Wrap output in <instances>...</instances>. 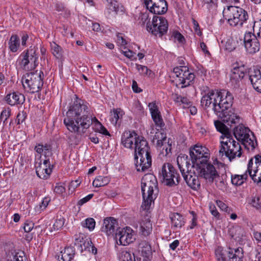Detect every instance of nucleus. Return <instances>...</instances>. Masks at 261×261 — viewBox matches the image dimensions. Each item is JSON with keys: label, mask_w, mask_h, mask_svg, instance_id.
<instances>
[{"label": "nucleus", "mask_w": 261, "mask_h": 261, "mask_svg": "<svg viewBox=\"0 0 261 261\" xmlns=\"http://www.w3.org/2000/svg\"><path fill=\"white\" fill-rule=\"evenodd\" d=\"M93 120L98 123L99 127L97 129L100 133L106 136H111L105 126L95 117L92 118L88 106L76 97V99L69 107L64 119V123L69 131L78 133L80 132V127L88 129Z\"/></svg>", "instance_id": "f257e3e1"}, {"label": "nucleus", "mask_w": 261, "mask_h": 261, "mask_svg": "<svg viewBox=\"0 0 261 261\" xmlns=\"http://www.w3.org/2000/svg\"><path fill=\"white\" fill-rule=\"evenodd\" d=\"M233 101V97L228 91L210 90L202 96L201 104L205 108L212 105L215 114L229 125L238 123L240 120L239 116L231 111Z\"/></svg>", "instance_id": "f03ea898"}, {"label": "nucleus", "mask_w": 261, "mask_h": 261, "mask_svg": "<svg viewBox=\"0 0 261 261\" xmlns=\"http://www.w3.org/2000/svg\"><path fill=\"white\" fill-rule=\"evenodd\" d=\"M135 145V160L138 171L144 172L151 167L152 163L150 147L147 141L138 137Z\"/></svg>", "instance_id": "7ed1b4c3"}, {"label": "nucleus", "mask_w": 261, "mask_h": 261, "mask_svg": "<svg viewBox=\"0 0 261 261\" xmlns=\"http://www.w3.org/2000/svg\"><path fill=\"white\" fill-rule=\"evenodd\" d=\"M196 168L198 175L205 179L207 182H215L216 186L220 189L224 187L226 175H219L218 172L212 164L207 161H200Z\"/></svg>", "instance_id": "20e7f679"}, {"label": "nucleus", "mask_w": 261, "mask_h": 261, "mask_svg": "<svg viewBox=\"0 0 261 261\" xmlns=\"http://www.w3.org/2000/svg\"><path fill=\"white\" fill-rule=\"evenodd\" d=\"M255 165L253 166V159H251L248 164L247 170L243 175H231V183L235 186L242 185L247 179L248 174L255 182L261 183V155L257 154L254 156Z\"/></svg>", "instance_id": "39448f33"}, {"label": "nucleus", "mask_w": 261, "mask_h": 261, "mask_svg": "<svg viewBox=\"0 0 261 261\" xmlns=\"http://www.w3.org/2000/svg\"><path fill=\"white\" fill-rule=\"evenodd\" d=\"M223 18L231 27L241 28L249 18L247 12L237 6H227L223 10Z\"/></svg>", "instance_id": "423d86ee"}, {"label": "nucleus", "mask_w": 261, "mask_h": 261, "mask_svg": "<svg viewBox=\"0 0 261 261\" xmlns=\"http://www.w3.org/2000/svg\"><path fill=\"white\" fill-rule=\"evenodd\" d=\"M141 20L144 23H146L147 31L156 37L162 38L167 33L168 22L165 17L153 16L150 21L148 16L144 14Z\"/></svg>", "instance_id": "0eeeda50"}, {"label": "nucleus", "mask_w": 261, "mask_h": 261, "mask_svg": "<svg viewBox=\"0 0 261 261\" xmlns=\"http://www.w3.org/2000/svg\"><path fill=\"white\" fill-rule=\"evenodd\" d=\"M242 154V148L240 143L236 141L232 136L222 138L218 155L219 158L225 156L231 161L236 157L240 158Z\"/></svg>", "instance_id": "6e6552de"}, {"label": "nucleus", "mask_w": 261, "mask_h": 261, "mask_svg": "<svg viewBox=\"0 0 261 261\" xmlns=\"http://www.w3.org/2000/svg\"><path fill=\"white\" fill-rule=\"evenodd\" d=\"M44 73L42 71L31 72L24 75L21 79L24 88L30 93L40 91L43 85V77Z\"/></svg>", "instance_id": "1a4fd4ad"}, {"label": "nucleus", "mask_w": 261, "mask_h": 261, "mask_svg": "<svg viewBox=\"0 0 261 261\" xmlns=\"http://www.w3.org/2000/svg\"><path fill=\"white\" fill-rule=\"evenodd\" d=\"M159 175L162 182L170 187L177 186L181 179L177 170L169 163L163 164Z\"/></svg>", "instance_id": "9d476101"}, {"label": "nucleus", "mask_w": 261, "mask_h": 261, "mask_svg": "<svg viewBox=\"0 0 261 261\" xmlns=\"http://www.w3.org/2000/svg\"><path fill=\"white\" fill-rule=\"evenodd\" d=\"M228 251L223 247L218 246L215 251L216 261H243V249L241 247L236 248L228 247Z\"/></svg>", "instance_id": "9b49d317"}, {"label": "nucleus", "mask_w": 261, "mask_h": 261, "mask_svg": "<svg viewBox=\"0 0 261 261\" xmlns=\"http://www.w3.org/2000/svg\"><path fill=\"white\" fill-rule=\"evenodd\" d=\"M150 178L153 177L152 175H149ZM145 178L142 179L141 182V190L143 201L142 202L141 208L144 211L148 210L151 204L154 202V200L156 198L155 194H154V188L156 187V182L152 181L151 179L149 181H145Z\"/></svg>", "instance_id": "f8f14e48"}, {"label": "nucleus", "mask_w": 261, "mask_h": 261, "mask_svg": "<svg viewBox=\"0 0 261 261\" xmlns=\"http://www.w3.org/2000/svg\"><path fill=\"white\" fill-rule=\"evenodd\" d=\"M37 50V48L31 46L20 54L18 61L23 69L32 70L37 67L38 59V56L36 54Z\"/></svg>", "instance_id": "ddd939ff"}, {"label": "nucleus", "mask_w": 261, "mask_h": 261, "mask_svg": "<svg viewBox=\"0 0 261 261\" xmlns=\"http://www.w3.org/2000/svg\"><path fill=\"white\" fill-rule=\"evenodd\" d=\"M173 72L177 77L176 82L181 85V88L190 85L195 79L194 74L191 72L187 66L175 67Z\"/></svg>", "instance_id": "4468645a"}, {"label": "nucleus", "mask_w": 261, "mask_h": 261, "mask_svg": "<svg viewBox=\"0 0 261 261\" xmlns=\"http://www.w3.org/2000/svg\"><path fill=\"white\" fill-rule=\"evenodd\" d=\"M190 155L192 162L197 165L200 161H207L210 153L206 147L196 144L191 148Z\"/></svg>", "instance_id": "2eb2a0df"}, {"label": "nucleus", "mask_w": 261, "mask_h": 261, "mask_svg": "<svg viewBox=\"0 0 261 261\" xmlns=\"http://www.w3.org/2000/svg\"><path fill=\"white\" fill-rule=\"evenodd\" d=\"M114 238L117 241L119 240L120 245L123 246L133 243L136 239L132 229L127 227L123 229L117 228Z\"/></svg>", "instance_id": "dca6fc26"}, {"label": "nucleus", "mask_w": 261, "mask_h": 261, "mask_svg": "<svg viewBox=\"0 0 261 261\" xmlns=\"http://www.w3.org/2000/svg\"><path fill=\"white\" fill-rule=\"evenodd\" d=\"M146 8L152 13L161 15L168 10V4L165 0H144Z\"/></svg>", "instance_id": "f3484780"}, {"label": "nucleus", "mask_w": 261, "mask_h": 261, "mask_svg": "<svg viewBox=\"0 0 261 261\" xmlns=\"http://www.w3.org/2000/svg\"><path fill=\"white\" fill-rule=\"evenodd\" d=\"M244 45L246 51L249 54L256 53L260 48V44L256 36L250 32L245 34Z\"/></svg>", "instance_id": "a211bd4d"}, {"label": "nucleus", "mask_w": 261, "mask_h": 261, "mask_svg": "<svg viewBox=\"0 0 261 261\" xmlns=\"http://www.w3.org/2000/svg\"><path fill=\"white\" fill-rule=\"evenodd\" d=\"M150 134L152 137V142L155 144L156 147H162L167 143L166 134L164 133L162 128H157L153 124H151L150 126Z\"/></svg>", "instance_id": "6ab92c4d"}, {"label": "nucleus", "mask_w": 261, "mask_h": 261, "mask_svg": "<svg viewBox=\"0 0 261 261\" xmlns=\"http://www.w3.org/2000/svg\"><path fill=\"white\" fill-rule=\"evenodd\" d=\"M177 164L182 175H185L194 169L196 164L190 163V159L187 155L180 154L177 158Z\"/></svg>", "instance_id": "aec40b11"}, {"label": "nucleus", "mask_w": 261, "mask_h": 261, "mask_svg": "<svg viewBox=\"0 0 261 261\" xmlns=\"http://www.w3.org/2000/svg\"><path fill=\"white\" fill-rule=\"evenodd\" d=\"M124 8L116 0H111L107 5L105 11L106 17L110 19L114 18L119 13H122Z\"/></svg>", "instance_id": "412c9836"}, {"label": "nucleus", "mask_w": 261, "mask_h": 261, "mask_svg": "<svg viewBox=\"0 0 261 261\" xmlns=\"http://www.w3.org/2000/svg\"><path fill=\"white\" fill-rule=\"evenodd\" d=\"M148 108L151 114V118L154 123V124H153L154 127L156 126V128H162L164 126L165 123L155 102L149 103Z\"/></svg>", "instance_id": "4be33fe9"}, {"label": "nucleus", "mask_w": 261, "mask_h": 261, "mask_svg": "<svg viewBox=\"0 0 261 261\" xmlns=\"http://www.w3.org/2000/svg\"><path fill=\"white\" fill-rule=\"evenodd\" d=\"M245 76L244 66H239L234 64L230 74V82L234 88L239 86L240 82Z\"/></svg>", "instance_id": "5701e85b"}, {"label": "nucleus", "mask_w": 261, "mask_h": 261, "mask_svg": "<svg viewBox=\"0 0 261 261\" xmlns=\"http://www.w3.org/2000/svg\"><path fill=\"white\" fill-rule=\"evenodd\" d=\"M249 77L253 88L261 93V70L256 68L250 69Z\"/></svg>", "instance_id": "b1692460"}, {"label": "nucleus", "mask_w": 261, "mask_h": 261, "mask_svg": "<svg viewBox=\"0 0 261 261\" xmlns=\"http://www.w3.org/2000/svg\"><path fill=\"white\" fill-rule=\"evenodd\" d=\"M118 224L116 220L113 218L110 217L105 219L102 227V231L105 232L107 236H115V230L117 227Z\"/></svg>", "instance_id": "393cba45"}, {"label": "nucleus", "mask_w": 261, "mask_h": 261, "mask_svg": "<svg viewBox=\"0 0 261 261\" xmlns=\"http://www.w3.org/2000/svg\"><path fill=\"white\" fill-rule=\"evenodd\" d=\"M182 176L187 185L193 190H197L200 188V181L194 170Z\"/></svg>", "instance_id": "a878e982"}, {"label": "nucleus", "mask_w": 261, "mask_h": 261, "mask_svg": "<svg viewBox=\"0 0 261 261\" xmlns=\"http://www.w3.org/2000/svg\"><path fill=\"white\" fill-rule=\"evenodd\" d=\"M139 136L135 132H126L121 138V142L124 147L128 148H133L134 143L138 139Z\"/></svg>", "instance_id": "bb28decb"}, {"label": "nucleus", "mask_w": 261, "mask_h": 261, "mask_svg": "<svg viewBox=\"0 0 261 261\" xmlns=\"http://www.w3.org/2000/svg\"><path fill=\"white\" fill-rule=\"evenodd\" d=\"M75 245H76L81 252L84 251L90 252V248L92 244L91 240L88 238L84 240V234H80L75 239Z\"/></svg>", "instance_id": "cd10ccee"}, {"label": "nucleus", "mask_w": 261, "mask_h": 261, "mask_svg": "<svg viewBox=\"0 0 261 261\" xmlns=\"http://www.w3.org/2000/svg\"><path fill=\"white\" fill-rule=\"evenodd\" d=\"M6 101L10 106L22 105L25 101V97L23 94L19 92H13L6 96Z\"/></svg>", "instance_id": "c85d7f7f"}, {"label": "nucleus", "mask_w": 261, "mask_h": 261, "mask_svg": "<svg viewBox=\"0 0 261 261\" xmlns=\"http://www.w3.org/2000/svg\"><path fill=\"white\" fill-rule=\"evenodd\" d=\"M171 228L174 229L181 228L185 223L183 216L179 213H173L170 215Z\"/></svg>", "instance_id": "c756f323"}, {"label": "nucleus", "mask_w": 261, "mask_h": 261, "mask_svg": "<svg viewBox=\"0 0 261 261\" xmlns=\"http://www.w3.org/2000/svg\"><path fill=\"white\" fill-rule=\"evenodd\" d=\"M250 132V129L245 127L242 124H239L233 129V135L238 141H241L248 136V133Z\"/></svg>", "instance_id": "7c9ffc66"}, {"label": "nucleus", "mask_w": 261, "mask_h": 261, "mask_svg": "<svg viewBox=\"0 0 261 261\" xmlns=\"http://www.w3.org/2000/svg\"><path fill=\"white\" fill-rule=\"evenodd\" d=\"M139 251L142 255L147 259H149L152 256V249L151 246L146 241H141L138 245Z\"/></svg>", "instance_id": "2f4dec72"}, {"label": "nucleus", "mask_w": 261, "mask_h": 261, "mask_svg": "<svg viewBox=\"0 0 261 261\" xmlns=\"http://www.w3.org/2000/svg\"><path fill=\"white\" fill-rule=\"evenodd\" d=\"M74 249L72 247L65 248L58 256L59 261H71L74 255Z\"/></svg>", "instance_id": "473e14b6"}, {"label": "nucleus", "mask_w": 261, "mask_h": 261, "mask_svg": "<svg viewBox=\"0 0 261 261\" xmlns=\"http://www.w3.org/2000/svg\"><path fill=\"white\" fill-rule=\"evenodd\" d=\"M152 223L148 218H144L140 223V230L144 236H148L152 231Z\"/></svg>", "instance_id": "72a5a7b5"}, {"label": "nucleus", "mask_w": 261, "mask_h": 261, "mask_svg": "<svg viewBox=\"0 0 261 261\" xmlns=\"http://www.w3.org/2000/svg\"><path fill=\"white\" fill-rule=\"evenodd\" d=\"M124 113L120 108L113 109L110 112V121L111 123L116 125L121 119Z\"/></svg>", "instance_id": "f704fd0d"}, {"label": "nucleus", "mask_w": 261, "mask_h": 261, "mask_svg": "<svg viewBox=\"0 0 261 261\" xmlns=\"http://www.w3.org/2000/svg\"><path fill=\"white\" fill-rule=\"evenodd\" d=\"M20 47V39L18 35H12L8 41V48L12 53H16Z\"/></svg>", "instance_id": "c9c22d12"}, {"label": "nucleus", "mask_w": 261, "mask_h": 261, "mask_svg": "<svg viewBox=\"0 0 261 261\" xmlns=\"http://www.w3.org/2000/svg\"><path fill=\"white\" fill-rule=\"evenodd\" d=\"M241 141L245 148L248 150H253L257 145V141L254 136L252 135V137H250L249 133H248V136L242 139Z\"/></svg>", "instance_id": "e433bc0d"}, {"label": "nucleus", "mask_w": 261, "mask_h": 261, "mask_svg": "<svg viewBox=\"0 0 261 261\" xmlns=\"http://www.w3.org/2000/svg\"><path fill=\"white\" fill-rule=\"evenodd\" d=\"M214 124L217 130L222 134L221 136L222 139L223 137H230L231 136L228 127L220 121H215Z\"/></svg>", "instance_id": "4c0bfd02"}, {"label": "nucleus", "mask_w": 261, "mask_h": 261, "mask_svg": "<svg viewBox=\"0 0 261 261\" xmlns=\"http://www.w3.org/2000/svg\"><path fill=\"white\" fill-rule=\"evenodd\" d=\"M36 172L39 178L47 179L51 172V169L50 167L40 166L36 168Z\"/></svg>", "instance_id": "58836bf2"}, {"label": "nucleus", "mask_w": 261, "mask_h": 261, "mask_svg": "<svg viewBox=\"0 0 261 261\" xmlns=\"http://www.w3.org/2000/svg\"><path fill=\"white\" fill-rule=\"evenodd\" d=\"M23 252H16L15 251L9 252L7 255V261H25L23 256Z\"/></svg>", "instance_id": "ea45409f"}, {"label": "nucleus", "mask_w": 261, "mask_h": 261, "mask_svg": "<svg viewBox=\"0 0 261 261\" xmlns=\"http://www.w3.org/2000/svg\"><path fill=\"white\" fill-rule=\"evenodd\" d=\"M232 237L237 241H242L245 237V233L244 229L239 226L233 228L231 230Z\"/></svg>", "instance_id": "a19ab883"}, {"label": "nucleus", "mask_w": 261, "mask_h": 261, "mask_svg": "<svg viewBox=\"0 0 261 261\" xmlns=\"http://www.w3.org/2000/svg\"><path fill=\"white\" fill-rule=\"evenodd\" d=\"M110 182L107 176H98L93 181V185L95 187H100L107 185Z\"/></svg>", "instance_id": "79ce46f5"}, {"label": "nucleus", "mask_w": 261, "mask_h": 261, "mask_svg": "<svg viewBox=\"0 0 261 261\" xmlns=\"http://www.w3.org/2000/svg\"><path fill=\"white\" fill-rule=\"evenodd\" d=\"M222 43L223 44L224 49L229 52L234 50L236 47V41L231 38L222 41Z\"/></svg>", "instance_id": "37998d69"}, {"label": "nucleus", "mask_w": 261, "mask_h": 261, "mask_svg": "<svg viewBox=\"0 0 261 261\" xmlns=\"http://www.w3.org/2000/svg\"><path fill=\"white\" fill-rule=\"evenodd\" d=\"M50 47L54 56L58 59L61 58L62 57V48L54 42L50 43Z\"/></svg>", "instance_id": "c03bdc74"}, {"label": "nucleus", "mask_w": 261, "mask_h": 261, "mask_svg": "<svg viewBox=\"0 0 261 261\" xmlns=\"http://www.w3.org/2000/svg\"><path fill=\"white\" fill-rule=\"evenodd\" d=\"M120 261H136L134 254H131L130 252L127 251H122L119 255Z\"/></svg>", "instance_id": "a18cd8bd"}, {"label": "nucleus", "mask_w": 261, "mask_h": 261, "mask_svg": "<svg viewBox=\"0 0 261 261\" xmlns=\"http://www.w3.org/2000/svg\"><path fill=\"white\" fill-rule=\"evenodd\" d=\"M218 0H202L203 6L209 11H214L217 7Z\"/></svg>", "instance_id": "49530a36"}, {"label": "nucleus", "mask_w": 261, "mask_h": 261, "mask_svg": "<svg viewBox=\"0 0 261 261\" xmlns=\"http://www.w3.org/2000/svg\"><path fill=\"white\" fill-rule=\"evenodd\" d=\"M83 227L88 228L90 231L93 230L95 226V221L93 218H89L81 222Z\"/></svg>", "instance_id": "de8ad7c7"}, {"label": "nucleus", "mask_w": 261, "mask_h": 261, "mask_svg": "<svg viewBox=\"0 0 261 261\" xmlns=\"http://www.w3.org/2000/svg\"><path fill=\"white\" fill-rule=\"evenodd\" d=\"M250 204L257 210H261V196L255 195L251 197Z\"/></svg>", "instance_id": "09e8293b"}, {"label": "nucleus", "mask_w": 261, "mask_h": 261, "mask_svg": "<svg viewBox=\"0 0 261 261\" xmlns=\"http://www.w3.org/2000/svg\"><path fill=\"white\" fill-rule=\"evenodd\" d=\"M137 69L140 74L143 75L150 76L151 71L146 66L136 64Z\"/></svg>", "instance_id": "8fccbe9b"}, {"label": "nucleus", "mask_w": 261, "mask_h": 261, "mask_svg": "<svg viewBox=\"0 0 261 261\" xmlns=\"http://www.w3.org/2000/svg\"><path fill=\"white\" fill-rule=\"evenodd\" d=\"M64 221L65 219L62 217L57 218L53 224L52 229L55 231L58 230L63 226Z\"/></svg>", "instance_id": "3c124183"}, {"label": "nucleus", "mask_w": 261, "mask_h": 261, "mask_svg": "<svg viewBox=\"0 0 261 261\" xmlns=\"http://www.w3.org/2000/svg\"><path fill=\"white\" fill-rule=\"evenodd\" d=\"M253 30L254 33L256 34L257 36L261 38V19L254 22Z\"/></svg>", "instance_id": "603ef678"}, {"label": "nucleus", "mask_w": 261, "mask_h": 261, "mask_svg": "<svg viewBox=\"0 0 261 261\" xmlns=\"http://www.w3.org/2000/svg\"><path fill=\"white\" fill-rule=\"evenodd\" d=\"M34 226V223L33 222L30 220H26L24 223L23 228L25 232H29L33 229Z\"/></svg>", "instance_id": "864d4df0"}, {"label": "nucleus", "mask_w": 261, "mask_h": 261, "mask_svg": "<svg viewBox=\"0 0 261 261\" xmlns=\"http://www.w3.org/2000/svg\"><path fill=\"white\" fill-rule=\"evenodd\" d=\"M27 113L24 111L19 112L16 117V121L17 124H20L23 123L27 118Z\"/></svg>", "instance_id": "5fc2aeb1"}, {"label": "nucleus", "mask_w": 261, "mask_h": 261, "mask_svg": "<svg viewBox=\"0 0 261 261\" xmlns=\"http://www.w3.org/2000/svg\"><path fill=\"white\" fill-rule=\"evenodd\" d=\"M10 110L9 109L3 110L1 114V119L3 121L4 123L7 121L10 116Z\"/></svg>", "instance_id": "6e6d98bb"}, {"label": "nucleus", "mask_w": 261, "mask_h": 261, "mask_svg": "<svg viewBox=\"0 0 261 261\" xmlns=\"http://www.w3.org/2000/svg\"><path fill=\"white\" fill-rule=\"evenodd\" d=\"M216 203H217V205L220 207V208L221 210L224 211L226 212H228V213L229 212V210H230L229 208L223 201H222L221 200H217Z\"/></svg>", "instance_id": "4d7b16f0"}, {"label": "nucleus", "mask_w": 261, "mask_h": 261, "mask_svg": "<svg viewBox=\"0 0 261 261\" xmlns=\"http://www.w3.org/2000/svg\"><path fill=\"white\" fill-rule=\"evenodd\" d=\"M94 195L93 194H90L88 195L87 196L85 197L84 198L80 199L77 203V205L81 206L89 201L93 197Z\"/></svg>", "instance_id": "13d9d810"}, {"label": "nucleus", "mask_w": 261, "mask_h": 261, "mask_svg": "<svg viewBox=\"0 0 261 261\" xmlns=\"http://www.w3.org/2000/svg\"><path fill=\"white\" fill-rule=\"evenodd\" d=\"M210 211L211 214L215 217L219 218V213L218 212L215 205L210 204L209 206Z\"/></svg>", "instance_id": "bf43d9fd"}, {"label": "nucleus", "mask_w": 261, "mask_h": 261, "mask_svg": "<svg viewBox=\"0 0 261 261\" xmlns=\"http://www.w3.org/2000/svg\"><path fill=\"white\" fill-rule=\"evenodd\" d=\"M173 36L174 38L180 43H182L185 40L184 37L178 32H174L173 34Z\"/></svg>", "instance_id": "052dcab7"}, {"label": "nucleus", "mask_w": 261, "mask_h": 261, "mask_svg": "<svg viewBox=\"0 0 261 261\" xmlns=\"http://www.w3.org/2000/svg\"><path fill=\"white\" fill-rule=\"evenodd\" d=\"M117 42L121 46H125L127 44V41L125 39L122 37V35L120 34H118L117 35Z\"/></svg>", "instance_id": "680f3d73"}, {"label": "nucleus", "mask_w": 261, "mask_h": 261, "mask_svg": "<svg viewBox=\"0 0 261 261\" xmlns=\"http://www.w3.org/2000/svg\"><path fill=\"white\" fill-rule=\"evenodd\" d=\"M65 191V188L59 185H57L54 188V192L58 194H61Z\"/></svg>", "instance_id": "e2e57ef3"}, {"label": "nucleus", "mask_w": 261, "mask_h": 261, "mask_svg": "<svg viewBox=\"0 0 261 261\" xmlns=\"http://www.w3.org/2000/svg\"><path fill=\"white\" fill-rule=\"evenodd\" d=\"M80 183L81 181H80L79 180L71 181L69 185V190H74L80 185Z\"/></svg>", "instance_id": "0e129e2a"}, {"label": "nucleus", "mask_w": 261, "mask_h": 261, "mask_svg": "<svg viewBox=\"0 0 261 261\" xmlns=\"http://www.w3.org/2000/svg\"><path fill=\"white\" fill-rule=\"evenodd\" d=\"M181 104L184 105V108H186L190 107L191 105V102L187 97H182L180 102Z\"/></svg>", "instance_id": "69168bd1"}, {"label": "nucleus", "mask_w": 261, "mask_h": 261, "mask_svg": "<svg viewBox=\"0 0 261 261\" xmlns=\"http://www.w3.org/2000/svg\"><path fill=\"white\" fill-rule=\"evenodd\" d=\"M122 53L128 59H132L135 54L134 51L129 49L125 51L122 50Z\"/></svg>", "instance_id": "338daca9"}, {"label": "nucleus", "mask_w": 261, "mask_h": 261, "mask_svg": "<svg viewBox=\"0 0 261 261\" xmlns=\"http://www.w3.org/2000/svg\"><path fill=\"white\" fill-rule=\"evenodd\" d=\"M254 238L257 241V243H261V232L257 231H254L253 232Z\"/></svg>", "instance_id": "774afa93"}]
</instances>
